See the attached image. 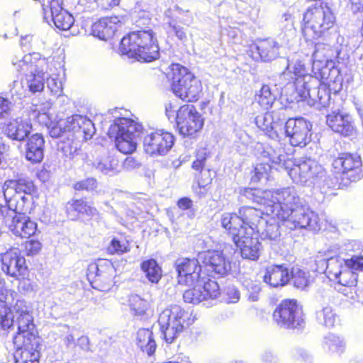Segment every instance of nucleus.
Listing matches in <instances>:
<instances>
[{"instance_id":"1","label":"nucleus","mask_w":363,"mask_h":363,"mask_svg":"<svg viewBox=\"0 0 363 363\" xmlns=\"http://www.w3.org/2000/svg\"><path fill=\"white\" fill-rule=\"evenodd\" d=\"M328 50L325 45H317L313 54V72L314 76L308 77L306 82L301 83L304 89H298L297 97L308 100V104L318 109L330 106L331 91L337 93L342 89V78L338 67L335 65L333 58L338 62H345L349 58L351 48L349 39L337 34L333 44L331 54L323 53Z\"/></svg>"},{"instance_id":"2","label":"nucleus","mask_w":363,"mask_h":363,"mask_svg":"<svg viewBox=\"0 0 363 363\" xmlns=\"http://www.w3.org/2000/svg\"><path fill=\"white\" fill-rule=\"evenodd\" d=\"M262 156L277 169H284L296 184H315L325 177V169L315 160L304 157L293 161L281 147L267 146Z\"/></svg>"},{"instance_id":"3","label":"nucleus","mask_w":363,"mask_h":363,"mask_svg":"<svg viewBox=\"0 0 363 363\" xmlns=\"http://www.w3.org/2000/svg\"><path fill=\"white\" fill-rule=\"evenodd\" d=\"M255 202L267 204L265 213L281 221L287 219L296 209L302 206L301 199L294 186H288L276 191L245 188L242 197Z\"/></svg>"},{"instance_id":"4","label":"nucleus","mask_w":363,"mask_h":363,"mask_svg":"<svg viewBox=\"0 0 363 363\" xmlns=\"http://www.w3.org/2000/svg\"><path fill=\"white\" fill-rule=\"evenodd\" d=\"M122 55L138 61L151 62L158 58L159 47L152 30L132 32L124 36L120 45Z\"/></svg>"},{"instance_id":"5","label":"nucleus","mask_w":363,"mask_h":363,"mask_svg":"<svg viewBox=\"0 0 363 363\" xmlns=\"http://www.w3.org/2000/svg\"><path fill=\"white\" fill-rule=\"evenodd\" d=\"M33 189V182L26 179L5 182L0 191H3L6 206L0 204V218L6 219L16 212L24 211L28 202L26 195H30Z\"/></svg>"},{"instance_id":"6","label":"nucleus","mask_w":363,"mask_h":363,"mask_svg":"<svg viewBox=\"0 0 363 363\" xmlns=\"http://www.w3.org/2000/svg\"><path fill=\"white\" fill-rule=\"evenodd\" d=\"M143 126L138 121L128 118H118L110 125L108 134L115 138L116 148L123 154L133 152Z\"/></svg>"},{"instance_id":"7","label":"nucleus","mask_w":363,"mask_h":363,"mask_svg":"<svg viewBox=\"0 0 363 363\" xmlns=\"http://www.w3.org/2000/svg\"><path fill=\"white\" fill-rule=\"evenodd\" d=\"M336 18L332 9L323 4L307 9L303 15L302 31L306 40H313L332 28Z\"/></svg>"},{"instance_id":"8","label":"nucleus","mask_w":363,"mask_h":363,"mask_svg":"<svg viewBox=\"0 0 363 363\" xmlns=\"http://www.w3.org/2000/svg\"><path fill=\"white\" fill-rule=\"evenodd\" d=\"M48 129L52 138L69 139L76 135V138L82 137L85 140L91 139L96 130L92 121L81 115L61 119L57 123L50 124Z\"/></svg>"},{"instance_id":"9","label":"nucleus","mask_w":363,"mask_h":363,"mask_svg":"<svg viewBox=\"0 0 363 363\" xmlns=\"http://www.w3.org/2000/svg\"><path fill=\"white\" fill-rule=\"evenodd\" d=\"M172 71L173 93L183 101H197L202 90L200 81L179 64L172 65Z\"/></svg>"},{"instance_id":"10","label":"nucleus","mask_w":363,"mask_h":363,"mask_svg":"<svg viewBox=\"0 0 363 363\" xmlns=\"http://www.w3.org/2000/svg\"><path fill=\"white\" fill-rule=\"evenodd\" d=\"M188 313L178 305L171 306L160 315L158 323L167 342L171 343L183 331Z\"/></svg>"},{"instance_id":"11","label":"nucleus","mask_w":363,"mask_h":363,"mask_svg":"<svg viewBox=\"0 0 363 363\" xmlns=\"http://www.w3.org/2000/svg\"><path fill=\"white\" fill-rule=\"evenodd\" d=\"M322 255L317 256L316 262L322 264L328 277L333 281H337L341 286H354L357 282V274L348 264L345 259L339 257L320 259Z\"/></svg>"},{"instance_id":"12","label":"nucleus","mask_w":363,"mask_h":363,"mask_svg":"<svg viewBox=\"0 0 363 363\" xmlns=\"http://www.w3.org/2000/svg\"><path fill=\"white\" fill-rule=\"evenodd\" d=\"M274 321L281 327L296 328L304 323L303 311L296 300H284L273 313Z\"/></svg>"},{"instance_id":"13","label":"nucleus","mask_w":363,"mask_h":363,"mask_svg":"<svg viewBox=\"0 0 363 363\" xmlns=\"http://www.w3.org/2000/svg\"><path fill=\"white\" fill-rule=\"evenodd\" d=\"M176 121L179 133L191 136L199 132L203 125V118L193 105L182 106L177 112Z\"/></svg>"},{"instance_id":"14","label":"nucleus","mask_w":363,"mask_h":363,"mask_svg":"<svg viewBox=\"0 0 363 363\" xmlns=\"http://www.w3.org/2000/svg\"><path fill=\"white\" fill-rule=\"evenodd\" d=\"M312 125L303 118H289L285 122L284 133L293 146H306L311 141Z\"/></svg>"},{"instance_id":"15","label":"nucleus","mask_w":363,"mask_h":363,"mask_svg":"<svg viewBox=\"0 0 363 363\" xmlns=\"http://www.w3.org/2000/svg\"><path fill=\"white\" fill-rule=\"evenodd\" d=\"M116 269L111 262L104 261L91 264L87 269V277L100 291H108L114 284Z\"/></svg>"},{"instance_id":"16","label":"nucleus","mask_w":363,"mask_h":363,"mask_svg":"<svg viewBox=\"0 0 363 363\" xmlns=\"http://www.w3.org/2000/svg\"><path fill=\"white\" fill-rule=\"evenodd\" d=\"M332 165L334 172L342 174V179L355 182L362 177V160L357 155L342 153L334 159Z\"/></svg>"},{"instance_id":"17","label":"nucleus","mask_w":363,"mask_h":363,"mask_svg":"<svg viewBox=\"0 0 363 363\" xmlns=\"http://www.w3.org/2000/svg\"><path fill=\"white\" fill-rule=\"evenodd\" d=\"M192 288L186 290L183 294L185 302L198 304L209 298L215 299L220 294L219 286L216 281L211 279L198 281Z\"/></svg>"},{"instance_id":"18","label":"nucleus","mask_w":363,"mask_h":363,"mask_svg":"<svg viewBox=\"0 0 363 363\" xmlns=\"http://www.w3.org/2000/svg\"><path fill=\"white\" fill-rule=\"evenodd\" d=\"M62 0H48L43 4L44 19L49 23V18L55 26L62 30H69L74 24L73 16L62 8Z\"/></svg>"},{"instance_id":"19","label":"nucleus","mask_w":363,"mask_h":363,"mask_svg":"<svg viewBox=\"0 0 363 363\" xmlns=\"http://www.w3.org/2000/svg\"><path fill=\"white\" fill-rule=\"evenodd\" d=\"M286 117L283 111H272L257 116V126L271 139L278 140L283 135V124Z\"/></svg>"},{"instance_id":"20","label":"nucleus","mask_w":363,"mask_h":363,"mask_svg":"<svg viewBox=\"0 0 363 363\" xmlns=\"http://www.w3.org/2000/svg\"><path fill=\"white\" fill-rule=\"evenodd\" d=\"M284 222L291 230L305 228L316 231L320 229L318 215L303 205L296 209Z\"/></svg>"},{"instance_id":"21","label":"nucleus","mask_w":363,"mask_h":363,"mask_svg":"<svg viewBox=\"0 0 363 363\" xmlns=\"http://www.w3.org/2000/svg\"><path fill=\"white\" fill-rule=\"evenodd\" d=\"M174 141L173 135L168 132H152L144 138V150L150 155H163L172 148Z\"/></svg>"},{"instance_id":"22","label":"nucleus","mask_w":363,"mask_h":363,"mask_svg":"<svg viewBox=\"0 0 363 363\" xmlns=\"http://www.w3.org/2000/svg\"><path fill=\"white\" fill-rule=\"evenodd\" d=\"M176 269L179 284L191 286L205 279L201 277V267L196 259H179L176 262Z\"/></svg>"},{"instance_id":"23","label":"nucleus","mask_w":363,"mask_h":363,"mask_svg":"<svg viewBox=\"0 0 363 363\" xmlns=\"http://www.w3.org/2000/svg\"><path fill=\"white\" fill-rule=\"evenodd\" d=\"M13 326H16L17 332L13 337L15 347H21L25 342H32L36 345L39 340L33 315H25L24 317L14 319Z\"/></svg>"},{"instance_id":"24","label":"nucleus","mask_w":363,"mask_h":363,"mask_svg":"<svg viewBox=\"0 0 363 363\" xmlns=\"http://www.w3.org/2000/svg\"><path fill=\"white\" fill-rule=\"evenodd\" d=\"M199 257L204 269L212 275L224 276L231 269L230 262L223 251L209 250L200 253Z\"/></svg>"},{"instance_id":"25","label":"nucleus","mask_w":363,"mask_h":363,"mask_svg":"<svg viewBox=\"0 0 363 363\" xmlns=\"http://www.w3.org/2000/svg\"><path fill=\"white\" fill-rule=\"evenodd\" d=\"M245 189L241 190L240 201L241 202H246L247 200L250 201V199H247L245 196L242 197L243 191ZM253 203L255 201L251 200ZM256 203L261 206L260 208H256L255 207H247L243 206L239 209V216L241 219V223H242L243 225L247 228H255V232L259 231V225H264L265 223L267 224V221L265 220L262 218V215L265 214V208L267 207V204H264V201L262 202H256Z\"/></svg>"},{"instance_id":"26","label":"nucleus","mask_w":363,"mask_h":363,"mask_svg":"<svg viewBox=\"0 0 363 363\" xmlns=\"http://www.w3.org/2000/svg\"><path fill=\"white\" fill-rule=\"evenodd\" d=\"M281 45L272 38L257 40L251 45L248 55L255 60L270 62L277 59L279 55Z\"/></svg>"},{"instance_id":"27","label":"nucleus","mask_w":363,"mask_h":363,"mask_svg":"<svg viewBox=\"0 0 363 363\" xmlns=\"http://www.w3.org/2000/svg\"><path fill=\"white\" fill-rule=\"evenodd\" d=\"M1 257L3 272L11 277H17L27 269L26 259L18 247H9L5 252H1Z\"/></svg>"},{"instance_id":"28","label":"nucleus","mask_w":363,"mask_h":363,"mask_svg":"<svg viewBox=\"0 0 363 363\" xmlns=\"http://www.w3.org/2000/svg\"><path fill=\"white\" fill-rule=\"evenodd\" d=\"M237 247L240 249L242 257L245 259L256 260L259 258L261 251V243L259 242L255 228H248L247 230L239 237V241L234 240Z\"/></svg>"},{"instance_id":"29","label":"nucleus","mask_w":363,"mask_h":363,"mask_svg":"<svg viewBox=\"0 0 363 363\" xmlns=\"http://www.w3.org/2000/svg\"><path fill=\"white\" fill-rule=\"evenodd\" d=\"M32 315L30 303L23 298H18L11 309L4 308L0 312V325L4 330L13 327L14 319Z\"/></svg>"},{"instance_id":"30","label":"nucleus","mask_w":363,"mask_h":363,"mask_svg":"<svg viewBox=\"0 0 363 363\" xmlns=\"http://www.w3.org/2000/svg\"><path fill=\"white\" fill-rule=\"evenodd\" d=\"M326 123L331 130L344 136L352 135L354 132L352 116L339 110L328 114Z\"/></svg>"},{"instance_id":"31","label":"nucleus","mask_w":363,"mask_h":363,"mask_svg":"<svg viewBox=\"0 0 363 363\" xmlns=\"http://www.w3.org/2000/svg\"><path fill=\"white\" fill-rule=\"evenodd\" d=\"M26 211V205L25 210L22 212L15 213L12 216H8L5 220L6 222L12 220L10 228L13 233L16 236L21 238H29L33 235L37 230V224L31 220L30 218L24 215Z\"/></svg>"},{"instance_id":"32","label":"nucleus","mask_w":363,"mask_h":363,"mask_svg":"<svg viewBox=\"0 0 363 363\" xmlns=\"http://www.w3.org/2000/svg\"><path fill=\"white\" fill-rule=\"evenodd\" d=\"M15 70L24 77L30 72H36L38 69L46 67L47 62L45 58H42L38 52L25 55L23 57L14 56L11 60Z\"/></svg>"},{"instance_id":"33","label":"nucleus","mask_w":363,"mask_h":363,"mask_svg":"<svg viewBox=\"0 0 363 363\" xmlns=\"http://www.w3.org/2000/svg\"><path fill=\"white\" fill-rule=\"evenodd\" d=\"M32 124L30 120L18 117L5 123L2 130L9 138L23 141L30 134Z\"/></svg>"},{"instance_id":"34","label":"nucleus","mask_w":363,"mask_h":363,"mask_svg":"<svg viewBox=\"0 0 363 363\" xmlns=\"http://www.w3.org/2000/svg\"><path fill=\"white\" fill-rule=\"evenodd\" d=\"M119 22L116 16L100 19L92 25L91 34L100 40H107L115 34Z\"/></svg>"},{"instance_id":"35","label":"nucleus","mask_w":363,"mask_h":363,"mask_svg":"<svg viewBox=\"0 0 363 363\" xmlns=\"http://www.w3.org/2000/svg\"><path fill=\"white\" fill-rule=\"evenodd\" d=\"M290 280V272L284 264L271 265L266 269L264 281L273 287L284 286Z\"/></svg>"},{"instance_id":"36","label":"nucleus","mask_w":363,"mask_h":363,"mask_svg":"<svg viewBox=\"0 0 363 363\" xmlns=\"http://www.w3.org/2000/svg\"><path fill=\"white\" fill-rule=\"evenodd\" d=\"M221 225L228 230L233 240L239 241V237L247 230V227L241 223L240 216L235 213H224L221 216Z\"/></svg>"},{"instance_id":"37","label":"nucleus","mask_w":363,"mask_h":363,"mask_svg":"<svg viewBox=\"0 0 363 363\" xmlns=\"http://www.w3.org/2000/svg\"><path fill=\"white\" fill-rule=\"evenodd\" d=\"M288 66L291 67V69L292 70V73L296 77V90L293 91L291 94H289V97L287 98L288 101L291 102L296 101H302L299 97H297L298 89H301L302 91H304V88L301 83L306 82L308 80V77L310 75H306V69L305 65L302 62V61L297 58L294 62H291V63H288Z\"/></svg>"},{"instance_id":"38","label":"nucleus","mask_w":363,"mask_h":363,"mask_svg":"<svg viewBox=\"0 0 363 363\" xmlns=\"http://www.w3.org/2000/svg\"><path fill=\"white\" fill-rule=\"evenodd\" d=\"M48 74L45 71V67H40L36 72H30L22 79L23 86L27 87L33 93L43 91L45 81Z\"/></svg>"},{"instance_id":"39","label":"nucleus","mask_w":363,"mask_h":363,"mask_svg":"<svg viewBox=\"0 0 363 363\" xmlns=\"http://www.w3.org/2000/svg\"><path fill=\"white\" fill-rule=\"evenodd\" d=\"M66 211L71 220L78 219L79 215L93 216L96 213V209L82 199L69 201L66 205Z\"/></svg>"},{"instance_id":"40","label":"nucleus","mask_w":363,"mask_h":363,"mask_svg":"<svg viewBox=\"0 0 363 363\" xmlns=\"http://www.w3.org/2000/svg\"><path fill=\"white\" fill-rule=\"evenodd\" d=\"M43 137L38 133L33 135L27 143L26 157L28 160L37 163L43 158Z\"/></svg>"},{"instance_id":"41","label":"nucleus","mask_w":363,"mask_h":363,"mask_svg":"<svg viewBox=\"0 0 363 363\" xmlns=\"http://www.w3.org/2000/svg\"><path fill=\"white\" fill-rule=\"evenodd\" d=\"M39 346L38 340L36 345H33L32 342H25L21 347H16L21 350L20 354L16 357V363H39Z\"/></svg>"},{"instance_id":"42","label":"nucleus","mask_w":363,"mask_h":363,"mask_svg":"<svg viewBox=\"0 0 363 363\" xmlns=\"http://www.w3.org/2000/svg\"><path fill=\"white\" fill-rule=\"evenodd\" d=\"M93 164L96 169L104 174L113 176L120 172L118 160L113 155L108 154L96 159Z\"/></svg>"},{"instance_id":"43","label":"nucleus","mask_w":363,"mask_h":363,"mask_svg":"<svg viewBox=\"0 0 363 363\" xmlns=\"http://www.w3.org/2000/svg\"><path fill=\"white\" fill-rule=\"evenodd\" d=\"M137 345L148 355L152 354L156 349V342L152 332L149 329L141 328L137 333Z\"/></svg>"},{"instance_id":"44","label":"nucleus","mask_w":363,"mask_h":363,"mask_svg":"<svg viewBox=\"0 0 363 363\" xmlns=\"http://www.w3.org/2000/svg\"><path fill=\"white\" fill-rule=\"evenodd\" d=\"M150 298H143L138 294L129 296V306L136 315H144L151 311Z\"/></svg>"},{"instance_id":"45","label":"nucleus","mask_w":363,"mask_h":363,"mask_svg":"<svg viewBox=\"0 0 363 363\" xmlns=\"http://www.w3.org/2000/svg\"><path fill=\"white\" fill-rule=\"evenodd\" d=\"M140 268L146 278L152 283H157L162 276V268L153 259L143 262Z\"/></svg>"},{"instance_id":"46","label":"nucleus","mask_w":363,"mask_h":363,"mask_svg":"<svg viewBox=\"0 0 363 363\" xmlns=\"http://www.w3.org/2000/svg\"><path fill=\"white\" fill-rule=\"evenodd\" d=\"M316 319L320 324L331 328L335 325L337 317L333 308L327 305L316 312Z\"/></svg>"},{"instance_id":"47","label":"nucleus","mask_w":363,"mask_h":363,"mask_svg":"<svg viewBox=\"0 0 363 363\" xmlns=\"http://www.w3.org/2000/svg\"><path fill=\"white\" fill-rule=\"evenodd\" d=\"M323 347L332 353H342L345 348V342L340 336L328 334L324 337Z\"/></svg>"},{"instance_id":"48","label":"nucleus","mask_w":363,"mask_h":363,"mask_svg":"<svg viewBox=\"0 0 363 363\" xmlns=\"http://www.w3.org/2000/svg\"><path fill=\"white\" fill-rule=\"evenodd\" d=\"M290 279L294 286L300 289H304L311 283L309 272L303 271L298 267H293L290 272Z\"/></svg>"},{"instance_id":"49","label":"nucleus","mask_w":363,"mask_h":363,"mask_svg":"<svg viewBox=\"0 0 363 363\" xmlns=\"http://www.w3.org/2000/svg\"><path fill=\"white\" fill-rule=\"evenodd\" d=\"M255 101L264 109H268L272 107L275 101V96L272 93L269 86L263 85L261 89L255 95Z\"/></svg>"},{"instance_id":"50","label":"nucleus","mask_w":363,"mask_h":363,"mask_svg":"<svg viewBox=\"0 0 363 363\" xmlns=\"http://www.w3.org/2000/svg\"><path fill=\"white\" fill-rule=\"evenodd\" d=\"M81 138L85 140L82 137L76 138V135L69 137L67 142H65L64 139L62 140L63 145L61 147V150L67 157L74 158L79 154L81 149L77 140Z\"/></svg>"},{"instance_id":"51","label":"nucleus","mask_w":363,"mask_h":363,"mask_svg":"<svg viewBox=\"0 0 363 363\" xmlns=\"http://www.w3.org/2000/svg\"><path fill=\"white\" fill-rule=\"evenodd\" d=\"M211 182L210 170L200 172V174L197 177V185L193 186L194 192L200 196H204L207 191L206 187Z\"/></svg>"},{"instance_id":"52","label":"nucleus","mask_w":363,"mask_h":363,"mask_svg":"<svg viewBox=\"0 0 363 363\" xmlns=\"http://www.w3.org/2000/svg\"><path fill=\"white\" fill-rule=\"evenodd\" d=\"M279 79L281 84H286L284 87L281 89V95L285 94L287 96L289 95V89H293L294 87L296 88V77L292 73L291 67L287 65L286 69L281 74Z\"/></svg>"},{"instance_id":"53","label":"nucleus","mask_w":363,"mask_h":363,"mask_svg":"<svg viewBox=\"0 0 363 363\" xmlns=\"http://www.w3.org/2000/svg\"><path fill=\"white\" fill-rule=\"evenodd\" d=\"M174 11L175 12L177 21H178L181 23L187 26H190L194 23V13L189 9H184L179 5H175L174 6Z\"/></svg>"},{"instance_id":"54","label":"nucleus","mask_w":363,"mask_h":363,"mask_svg":"<svg viewBox=\"0 0 363 363\" xmlns=\"http://www.w3.org/2000/svg\"><path fill=\"white\" fill-rule=\"evenodd\" d=\"M272 167H274L265 160L262 163L257 164L255 167L254 175L252 179L254 182H258L262 178H267Z\"/></svg>"},{"instance_id":"55","label":"nucleus","mask_w":363,"mask_h":363,"mask_svg":"<svg viewBox=\"0 0 363 363\" xmlns=\"http://www.w3.org/2000/svg\"><path fill=\"white\" fill-rule=\"evenodd\" d=\"M243 285L248 292V299L251 301H257L260 292L259 285L252 281H245Z\"/></svg>"},{"instance_id":"56","label":"nucleus","mask_w":363,"mask_h":363,"mask_svg":"<svg viewBox=\"0 0 363 363\" xmlns=\"http://www.w3.org/2000/svg\"><path fill=\"white\" fill-rule=\"evenodd\" d=\"M24 252L28 256H33L40 252L42 249V244L37 240H29L24 245Z\"/></svg>"},{"instance_id":"57","label":"nucleus","mask_w":363,"mask_h":363,"mask_svg":"<svg viewBox=\"0 0 363 363\" xmlns=\"http://www.w3.org/2000/svg\"><path fill=\"white\" fill-rule=\"evenodd\" d=\"M339 291L345 296L351 299H359L361 296L363 295V291H359L357 288V284L354 286H342Z\"/></svg>"},{"instance_id":"58","label":"nucleus","mask_w":363,"mask_h":363,"mask_svg":"<svg viewBox=\"0 0 363 363\" xmlns=\"http://www.w3.org/2000/svg\"><path fill=\"white\" fill-rule=\"evenodd\" d=\"M108 250L111 253L123 254L128 252V243L125 241L121 242L120 240L113 238L108 247Z\"/></svg>"},{"instance_id":"59","label":"nucleus","mask_w":363,"mask_h":363,"mask_svg":"<svg viewBox=\"0 0 363 363\" xmlns=\"http://www.w3.org/2000/svg\"><path fill=\"white\" fill-rule=\"evenodd\" d=\"M74 187V189L77 191H93L97 187V182L96 180L94 178H88L86 179L77 182Z\"/></svg>"},{"instance_id":"60","label":"nucleus","mask_w":363,"mask_h":363,"mask_svg":"<svg viewBox=\"0 0 363 363\" xmlns=\"http://www.w3.org/2000/svg\"><path fill=\"white\" fill-rule=\"evenodd\" d=\"M280 236V232L279 230V226L277 224H269L267 225L265 229V238L271 241H277Z\"/></svg>"},{"instance_id":"61","label":"nucleus","mask_w":363,"mask_h":363,"mask_svg":"<svg viewBox=\"0 0 363 363\" xmlns=\"http://www.w3.org/2000/svg\"><path fill=\"white\" fill-rule=\"evenodd\" d=\"M345 262L354 271L363 270V256H353L349 259H345Z\"/></svg>"},{"instance_id":"62","label":"nucleus","mask_w":363,"mask_h":363,"mask_svg":"<svg viewBox=\"0 0 363 363\" xmlns=\"http://www.w3.org/2000/svg\"><path fill=\"white\" fill-rule=\"evenodd\" d=\"M169 27L174 31L179 40L186 39V35L183 27L177 24V20L171 18L168 22Z\"/></svg>"},{"instance_id":"63","label":"nucleus","mask_w":363,"mask_h":363,"mask_svg":"<svg viewBox=\"0 0 363 363\" xmlns=\"http://www.w3.org/2000/svg\"><path fill=\"white\" fill-rule=\"evenodd\" d=\"M226 295L229 303H236L240 298V291L234 286L227 289Z\"/></svg>"},{"instance_id":"64","label":"nucleus","mask_w":363,"mask_h":363,"mask_svg":"<svg viewBox=\"0 0 363 363\" xmlns=\"http://www.w3.org/2000/svg\"><path fill=\"white\" fill-rule=\"evenodd\" d=\"M48 86L51 91L55 94L60 96L62 92V86L60 82H57L54 79H47Z\"/></svg>"}]
</instances>
